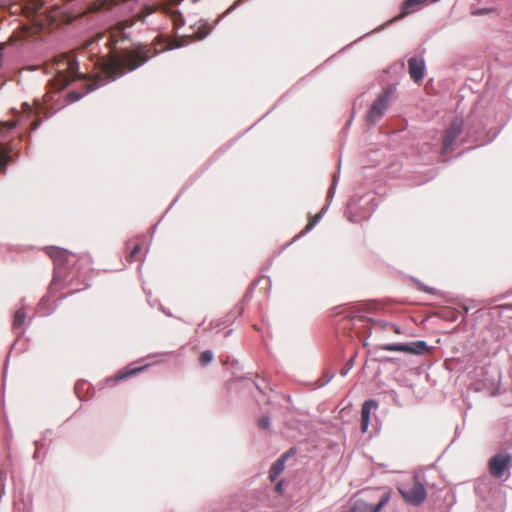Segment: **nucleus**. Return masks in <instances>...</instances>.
I'll list each match as a JSON object with an SVG mask.
<instances>
[{
    "instance_id": "f257e3e1",
    "label": "nucleus",
    "mask_w": 512,
    "mask_h": 512,
    "mask_svg": "<svg viewBox=\"0 0 512 512\" xmlns=\"http://www.w3.org/2000/svg\"><path fill=\"white\" fill-rule=\"evenodd\" d=\"M150 48L147 45H139L135 49H125L121 53H114L108 59L101 60V72L94 76L86 84V91L80 93L72 91L68 93L67 98L70 102L80 100L85 94L105 85L110 81H115L123 76L126 71H133L145 64L149 56Z\"/></svg>"
},
{
    "instance_id": "f03ea898",
    "label": "nucleus",
    "mask_w": 512,
    "mask_h": 512,
    "mask_svg": "<svg viewBox=\"0 0 512 512\" xmlns=\"http://www.w3.org/2000/svg\"><path fill=\"white\" fill-rule=\"evenodd\" d=\"M58 65H62L63 68L57 70L54 85L57 89L61 90L67 87L79 75L78 64L73 60L63 59Z\"/></svg>"
},
{
    "instance_id": "7ed1b4c3",
    "label": "nucleus",
    "mask_w": 512,
    "mask_h": 512,
    "mask_svg": "<svg viewBox=\"0 0 512 512\" xmlns=\"http://www.w3.org/2000/svg\"><path fill=\"white\" fill-rule=\"evenodd\" d=\"M413 484H402L398 490L402 497L412 505H420L426 498V489L415 477Z\"/></svg>"
},
{
    "instance_id": "20e7f679",
    "label": "nucleus",
    "mask_w": 512,
    "mask_h": 512,
    "mask_svg": "<svg viewBox=\"0 0 512 512\" xmlns=\"http://www.w3.org/2000/svg\"><path fill=\"white\" fill-rule=\"evenodd\" d=\"M391 98V92L384 90L371 105L366 119L370 125L376 124L385 114Z\"/></svg>"
},
{
    "instance_id": "39448f33",
    "label": "nucleus",
    "mask_w": 512,
    "mask_h": 512,
    "mask_svg": "<svg viewBox=\"0 0 512 512\" xmlns=\"http://www.w3.org/2000/svg\"><path fill=\"white\" fill-rule=\"evenodd\" d=\"M381 348L391 352H402L407 354L420 355L428 350V345L425 341H414L412 343L385 344Z\"/></svg>"
},
{
    "instance_id": "423d86ee",
    "label": "nucleus",
    "mask_w": 512,
    "mask_h": 512,
    "mask_svg": "<svg viewBox=\"0 0 512 512\" xmlns=\"http://www.w3.org/2000/svg\"><path fill=\"white\" fill-rule=\"evenodd\" d=\"M512 466L510 454H497L489 460L490 474L495 478H501L506 469Z\"/></svg>"
},
{
    "instance_id": "0eeeda50",
    "label": "nucleus",
    "mask_w": 512,
    "mask_h": 512,
    "mask_svg": "<svg viewBox=\"0 0 512 512\" xmlns=\"http://www.w3.org/2000/svg\"><path fill=\"white\" fill-rule=\"evenodd\" d=\"M463 130V120L454 119L446 130L443 138V153H447L453 146L454 140L461 134Z\"/></svg>"
},
{
    "instance_id": "6e6552de",
    "label": "nucleus",
    "mask_w": 512,
    "mask_h": 512,
    "mask_svg": "<svg viewBox=\"0 0 512 512\" xmlns=\"http://www.w3.org/2000/svg\"><path fill=\"white\" fill-rule=\"evenodd\" d=\"M389 496L383 495L376 504H370L363 499H355L351 503L349 512H380L384 505L388 502Z\"/></svg>"
},
{
    "instance_id": "1a4fd4ad",
    "label": "nucleus",
    "mask_w": 512,
    "mask_h": 512,
    "mask_svg": "<svg viewBox=\"0 0 512 512\" xmlns=\"http://www.w3.org/2000/svg\"><path fill=\"white\" fill-rule=\"evenodd\" d=\"M378 408V403L374 399L364 401L361 408V431L367 432L370 423V414L372 410Z\"/></svg>"
},
{
    "instance_id": "9d476101",
    "label": "nucleus",
    "mask_w": 512,
    "mask_h": 512,
    "mask_svg": "<svg viewBox=\"0 0 512 512\" xmlns=\"http://www.w3.org/2000/svg\"><path fill=\"white\" fill-rule=\"evenodd\" d=\"M409 74L411 78L419 82L424 78L425 62L423 59L412 57L408 61Z\"/></svg>"
},
{
    "instance_id": "9b49d317",
    "label": "nucleus",
    "mask_w": 512,
    "mask_h": 512,
    "mask_svg": "<svg viewBox=\"0 0 512 512\" xmlns=\"http://www.w3.org/2000/svg\"><path fill=\"white\" fill-rule=\"evenodd\" d=\"M293 451L289 450L280 456L271 466L269 470V479L275 481L278 476L284 471L287 459L292 455Z\"/></svg>"
},
{
    "instance_id": "f8f14e48",
    "label": "nucleus",
    "mask_w": 512,
    "mask_h": 512,
    "mask_svg": "<svg viewBox=\"0 0 512 512\" xmlns=\"http://www.w3.org/2000/svg\"><path fill=\"white\" fill-rule=\"evenodd\" d=\"M9 149L4 148L0 144V171H5L8 162L10 161Z\"/></svg>"
},
{
    "instance_id": "ddd939ff",
    "label": "nucleus",
    "mask_w": 512,
    "mask_h": 512,
    "mask_svg": "<svg viewBox=\"0 0 512 512\" xmlns=\"http://www.w3.org/2000/svg\"><path fill=\"white\" fill-rule=\"evenodd\" d=\"M327 209L328 207L322 208V210L319 213H317L306 225L304 232H310L316 226V224L322 219L323 214L327 211Z\"/></svg>"
},
{
    "instance_id": "4468645a",
    "label": "nucleus",
    "mask_w": 512,
    "mask_h": 512,
    "mask_svg": "<svg viewBox=\"0 0 512 512\" xmlns=\"http://www.w3.org/2000/svg\"><path fill=\"white\" fill-rule=\"evenodd\" d=\"M51 257L54 259L56 264H60L67 260V252L58 248H54L51 251Z\"/></svg>"
},
{
    "instance_id": "2eb2a0df",
    "label": "nucleus",
    "mask_w": 512,
    "mask_h": 512,
    "mask_svg": "<svg viewBox=\"0 0 512 512\" xmlns=\"http://www.w3.org/2000/svg\"><path fill=\"white\" fill-rule=\"evenodd\" d=\"M26 319V310L24 308H21L15 312L14 315V327H20L24 324Z\"/></svg>"
},
{
    "instance_id": "dca6fc26",
    "label": "nucleus",
    "mask_w": 512,
    "mask_h": 512,
    "mask_svg": "<svg viewBox=\"0 0 512 512\" xmlns=\"http://www.w3.org/2000/svg\"><path fill=\"white\" fill-rule=\"evenodd\" d=\"M420 3V0H405L402 5L401 17L411 12V7Z\"/></svg>"
},
{
    "instance_id": "f3484780",
    "label": "nucleus",
    "mask_w": 512,
    "mask_h": 512,
    "mask_svg": "<svg viewBox=\"0 0 512 512\" xmlns=\"http://www.w3.org/2000/svg\"><path fill=\"white\" fill-rule=\"evenodd\" d=\"M145 368H146V366H142V367H138V368L131 369V370L126 371V372H124V373H120V374H118V375L116 376L115 381L123 380V379L127 378V377H128V376H130V375H134V374H136V373H138V372L143 371Z\"/></svg>"
},
{
    "instance_id": "a211bd4d",
    "label": "nucleus",
    "mask_w": 512,
    "mask_h": 512,
    "mask_svg": "<svg viewBox=\"0 0 512 512\" xmlns=\"http://www.w3.org/2000/svg\"><path fill=\"white\" fill-rule=\"evenodd\" d=\"M213 360V353L210 350H206L201 353L200 355V363L202 366H207L209 363H211Z\"/></svg>"
},
{
    "instance_id": "6ab92c4d",
    "label": "nucleus",
    "mask_w": 512,
    "mask_h": 512,
    "mask_svg": "<svg viewBox=\"0 0 512 512\" xmlns=\"http://www.w3.org/2000/svg\"><path fill=\"white\" fill-rule=\"evenodd\" d=\"M15 125L16 123L11 121L0 122V133H2L3 130L10 131L15 127Z\"/></svg>"
},
{
    "instance_id": "aec40b11",
    "label": "nucleus",
    "mask_w": 512,
    "mask_h": 512,
    "mask_svg": "<svg viewBox=\"0 0 512 512\" xmlns=\"http://www.w3.org/2000/svg\"><path fill=\"white\" fill-rule=\"evenodd\" d=\"M258 425L261 429H268L270 426V419L268 416H263L259 419Z\"/></svg>"
},
{
    "instance_id": "412c9836",
    "label": "nucleus",
    "mask_w": 512,
    "mask_h": 512,
    "mask_svg": "<svg viewBox=\"0 0 512 512\" xmlns=\"http://www.w3.org/2000/svg\"><path fill=\"white\" fill-rule=\"evenodd\" d=\"M352 367H353V357H351L350 360L348 361V363L346 364V366L340 370V375L342 377L346 376L349 373V371L352 369Z\"/></svg>"
},
{
    "instance_id": "4be33fe9",
    "label": "nucleus",
    "mask_w": 512,
    "mask_h": 512,
    "mask_svg": "<svg viewBox=\"0 0 512 512\" xmlns=\"http://www.w3.org/2000/svg\"><path fill=\"white\" fill-rule=\"evenodd\" d=\"M418 285H419V288L422 291H425V292L430 293V294H435L436 293L435 289L430 288V287L424 285L423 283H419Z\"/></svg>"
},
{
    "instance_id": "5701e85b",
    "label": "nucleus",
    "mask_w": 512,
    "mask_h": 512,
    "mask_svg": "<svg viewBox=\"0 0 512 512\" xmlns=\"http://www.w3.org/2000/svg\"><path fill=\"white\" fill-rule=\"evenodd\" d=\"M4 494V474L0 472V498Z\"/></svg>"
},
{
    "instance_id": "b1692460",
    "label": "nucleus",
    "mask_w": 512,
    "mask_h": 512,
    "mask_svg": "<svg viewBox=\"0 0 512 512\" xmlns=\"http://www.w3.org/2000/svg\"><path fill=\"white\" fill-rule=\"evenodd\" d=\"M140 250H141L140 245H136V246L132 249V251H131V253H130V257H131V258H133V257H134V256H135V255L140 251Z\"/></svg>"
},
{
    "instance_id": "393cba45",
    "label": "nucleus",
    "mask_w": 512,
    "mask_h": 512,
    "mask_svg": "<svg viewBox=\"0 0 512 512\" xmlns=\"http://www.w3.org/2000/svg\"><path fill=\"white\" fill-rule=\"evenodd\" d=\"M275 490L278 492V493H282L283 491V481H279L276 486H275Z\"/></svg>"
},
{
    "instance_id": "a878e982",
    "label": "nucleus",
    "mask_w": 512,
    "mask_h": 512,
    "mask_svg": "<svg viewBox=\"0 0 512 512\" xmlns=\"http://www.w3.org/2000/svg\"><path fill=\"white\" fill-rule=\"evenodd\" d=\"M23 108L25 112H29L32 110L31 106L28 103H24Z\"/></svg>"
},
{
    "instance_id": "bb28decb",
    "label": "nucleus",
    "mask_w": 512,
    "mask_h": 512,
    "mask_svg": "<svg viewBox=\"0 0 512 512\" xmlns=\"http://www.w3.org/2000/svg\"><path fill=\"white\" fill-rule=\"evenodd\" d=\"M207 34H208V33L200 34V35H199V39H203V38H205V37L207 36Z\"/></svg>"
},
{
    "instance_id": "cd10ccee",
    "label": "nucleus",
    "mask_w": 512,
    "mask_h": 512,
    "mask_svg": "<svg viewBox=\"0 0 512 512\" xmlns=\"http://www.w3.org/2000/svg\"><path fill=\"white\" fill-rule=\"evenodd\" d=\"M329 194L333 195L334 194V187H332L330 190H329Z\"/></svg>"
},
{
    "instance_id": "c85d7f7f",
    "label": "nucleus",
    "mask_w": 512,
    "mask_h": 512,
    "mask_svg": "<svg viewBox=\"0 0 512 512\" xmlns=\"http://www.w3.org/2000/svg\"><path fill=\"white\" fill-rule=\"evenodd\" d=\"M394 331H395L396 333H400V329H399V327H397V326H396V327L394 328Z\"/></svg>"
},
{
    "instance_id": "c756f323",
    "label": "nucleus",
    "mask_w": 512,
    "mask_h": 512,
    "mask_svg": "<svg viewBox=\"0 0 512 512\" xmlns=\"http://www.w3.org/2000/svg\"><path fill=\"white\" fill-rule=\"evenodd\" d=\"M483 12H484V10H478V11L475 12V14H481Z\"/></svg>"
},
{
    "instance_id": "7c9ffc66",
    "label": "nucleus",
    "mask_w": 512,
    "mask_h": 512,
    "mask_svg": "<svg viewBox=\"0 0 512 512\" xmlns=\"http://www.w3.org/2000/svg\"><path fill=\"white\" fill-rule=\"evenodd\" d=\"M240 3V0L235 1L234 6L238 5Z\"/></svg>"
}]
</instances>
